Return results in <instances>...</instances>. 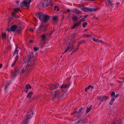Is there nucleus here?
Wrapping results in <instances>:
<instances>
[{
    "mask_svg": "<svg viewBox=\"0 0 124 124\" xmlns=\"http://www.w3.org/2000/svg\"><path fill=\"white\" fill-rule=\"evenodd\" d=\"M62 90L59 91V90L57 89L54 91V93L52 95V100H54L55 99L57 96L58 98L61 99L63 97L66 98L67 97V94L66 92V89L65 90L64 89H62Z\"/></svg>",
    "mask_w": 124,
    "mask_h": 124,
    "instance_id": "obj_1",
    "label": "nucleus"
},
{
    "mask_svg": "<svg viewBox=\"0 0 124 124\" xmlns=\"http://www.w3.org/2000/svg\"><path fill=\"white\" fill-rule=\"evenodd\" d=\"M35 15L41 21V23H43L46 22L50 19L49 16L42 12H37Z\"/></svg>",
    "mask_w": 124,
    "mask_h": 124,
    "instance_id": "obj_2",
    "label": "nucleus"
},
{
    "mask_svg": "<svg viewBox=\"0 0 124 124\" xmlns=\"http://www.w3.org/2000/svg\"><path fill=\"white\" fill-rule=\"evenodd\" d=\"M33 53L30 52L29 55L27 57V60H28V64L26 68V70L27 69L28 71L31 70L35 66L34 64H31L30 63V61L33 57Z\"/></svg>",
    "mask_w": 124,
    "mask_h": 124,
    "instance_id": "obj_3",
    "label": "nucleus"
},
{
    "mask_svg": "<svg viewBox=\"0 0 124 124\" xmlns=\"http://www.w3.org/2000/svg\"><path fill=\"white\" fill-rule=\"evenodd\" d=\"M20 25V24H19L18 26L16 24H13L11 26L9 29L8 28L7 30L9 32L16 31V32L19 34L22 30V27Z\"/></svg>",
    "mask_w": 124,
    "mask_h": 124,
    "instance_id": "obj_4",
    "label": "nucleus"
},
{
    "mask_svg": "<svg viewBox=\"0 0 124 124\" xmlns=\"http://www.w3.org/2000/svg\"><path fill=\"white\" fill-rule=\"evenodd\" d=\"M83 109V107H81L78 110L77 108H75L73 112L71 113V114L72 115L74 114H77V116H79L81 115L82 114L83 112H82V110Z\"/></svg>",
    "mask_w": 124,
    "mask_h": 124,
    "instance_id": "obj_5",
    "label": "nucleus"
},
{
    "mask_svg": "<svg viewBox=\"0 0 124 124\" xmlns=\"http://www.w3.org/2000/svg\"><path fill=\"white\" fill-rule=\"evenodd\" d=\"M52 0H45L42 2L41 4V6L43 7H47L52 4Z\"/></svg>",
    "mask_w": 124,
    "mask_h": 124,
    "instance_id": "obj_6",
    "label": "nucleus"
},
{
    "mask_svg": "<svg viewBox=\"0 0 124 124\" xmlns=\"http://www.w3.org/2000/svg\"><path fill=\"white\" fill-rule=\"evenodd\" d=\"M108 96H104L103 97H101L100 96L98 97L97 99L99 100L100 101V103L99 104L98 106H99L104 101L107 100L108 99Z\"/></svg>",
    "mask_w": 124,
    "mask_h": 124,
    "instance_id": "obj_7",
    "label": "nucleus"
},
{
    "mask_svg": "<svg viewBox=\"0 0 124 124\" xmlns=\"http://www.w3.org/2000/svg\"><path fill=\"white\" fill-rule=\"evenodd\" d=\"M71 77L70 76L69 78H67L66 80L68 81V83L67 84H62L60 86V88L62 89H64L65 90L67 87H69L71 83L70 80L71 79Z\"/></svg>",
    "mask_w": 124,
    "mask_h": 124,
    "instance_id": "obj_8",
    "label": "nucleus"
},
{
    "mask_svg": "<svg viewBox=\"0 0 124 124\" xmlns=\"http://www.w3.org/2000/svg\"><path fill=\"white\" fill-rule=\"evenodd\" d=\"M34 116V115H33V111L32 110H31L29 111L26 117L24 118V119L28 121V119L31 118V117H32V116Z\"/></svg>",
    "mask_w": 124,
    "mask_h": 124,
    "instance_id": "obj_9",
    "label": "nucleus"
},
{
    "mask_svg": "<svg viewBox=\"0 0 124 124\" xmlns=\"http://www.w3.org/2000/svg\"><path fill=\"white\" fill-rule=\"evenodd\" d=\"M59 84H58L54 83V84H51L50 85L49 88L50 90L52 91L53 89H56L58 87Z\"/></svg>",
    "mask_w": 124,
    "mask_h": 124,
    "instance_id": "obj_10",
    "label": "nucleus"
},
{
    "mask_svg": "<svg viewBox=\"0 0 124 124\" xmlns=\"http://www.w3.org/2000/svg\"><path fill=\"white\" fill-rule=\"evenodd\" d=\"M30 4L29 3V2H28L26 0H24L21 3V7H24V5L25 7H26L27 8H29V5Z\"/></svg>",
    "mask_w": 124,
    "mask_h": 124,
    "instance_id": "obj_11",
    "label": "nucleus"
},
{
    "mask_svg": "<svg viewBox=\"0 0 124 124\" xmlns=\"http://www.w3.org/2000/svg\"><path fill=\"white\" fill-rule=\"evenodd\" d=\"M14 11L12 12V15H14L15 14H16L20 11L21 12V11L20 10V8H14Z\"/></svg>",
    "mask_w": 124,
    "mask_h": 124,
    "instance_id": "obj_12",
    "label": "nucleus"
},
{
    "mask_svg": "<svg viewBox=\"0 0 124 124\" xmlns=\"http://www.w3.org/2000/svg\"><path fill=\"white\" fill-rule=\"evenodd\" d=\"M73 24V26L71 28L72 29L75 28H77L79 26L77 23H75L74 22Z\"/></svg>",
    "mask_w": 124,
    "mask_h": 124,
    "instance_id": "obj_13",
    "label": "nucleus"
},
{
    "mask_svg": "<svg viewBox=\"0 0 124 124\" xmlns=\"http://www.w3.org/2000/svg\"><path fill=\"white\" fill-rule=\"evenodd\" d=\"M81 9L82 11L83 12H87L89 11V8L85 7L84 6L82 8H81Z\"/></svg>",
    "mask_w": 124,
    "mask_h": 124,
    "instance_id": "obj_14",
    "label": "nucleus"
},
{
    "mask_svg": "<svg viewBox=\"0 0 124 124\" xmlns=\"http://www.w3.org/2000/svg\"><path fill=\"white\" fill-rule=\"evenodd\" d=\"M45 25L44 24V23H41V24L40 25L39 28L37 29V30L38 31H39L41 29H42L44 27Z\"/></svg>",
    "mask_w": 124,
    "mask_h": 124,
    "instance_id": "obj_15",
    "label": "nucleus"
},
{
    "mask_svg": "<svg viewBox=\"0 0 124 124\" xmlns=\"http://www.w3.org/2000/svg\"><path fill=\"white\" fill-rule=\"evenodd\" d=\"M99 9L98 7L97 8H89V12H93Z\"/></svg>",
    "mask_w": 124,
    "mask_h": 124,
    "instance_id": "obj_16",
    "label": "nucleus"
},
{
    "mask_svg": "<svg viewBox=\"0 0 124 124\" xmlns=\"http://www.w3.org/2000/svg\"><path fill=\"white\" fill-rule=\"evenodd\" d=\"M41 38L42 40H43V41H46L47 40V39H46V36L45 33L41 35Z\"/></svg>",
    "mask_w": 124,
    "mask_h": 124,
    "instance_id": "obj_17",
    "label": "nucleus"
},
{
    "mask_svg": "<svg viewBox=\"0 0 124 124\" xmlns=\"http://www.w3.org/2000/svg\"><path fill=\"white\" fill-rule=\"evenodd\" d=\"M78 16L75 15H74L73 16L72 20L74 22H75L78 20Z\"/></svg>",
    "mask_w": 124,
    "mask_h": 124,
    "instance_id": "obj_18",
    "label": "nucleus"
},
{
    "mask_svg": "<svg viewBox=\"0 0 124 124\" xmlns=\"http://www.w3.org/2000/svg\"><path fill=\"white\" fill-rule=\"evenodd\" d=\"M72 12H75L76 13L78 14H82V13L79 10H78L77 9H74V10L72 11H71Z\"/></svg>",
    "mask_w": 124,
    "mask_h": 124,
    "instance_id": "obj_19",
    "label": "nucleus"
},
{
    "mask_svg": "<svg viewBox=\"0 0 124 124\" xmlns=\"http://www.w3.org/2000/svg\"><path fill=\"white\" fill-rule=\"evenodd\" d=\"M1 37L3 39L6 40V34L5 33H2V34Z\"/></svg>",
    "mask_w": 124,
    "mask_h": 124,
    "instance_id": "obj_20",
    "label": "nucleus"
},
{
    "mask_svg": "<svg viewBox=\"0 0 124 124\" xmlns=\"http://www.w3.org/2000/svg\"><path fill=\"white\" fill-rule=\"evenodd\" d=\"M115 100V99L114 98V97H112L109 103V104L110 105H112L114 103V101Z\"/></svg>",
    "mask_w": 124,
    "mask_h": 124,
    "instance_id": "obj_21",
    "label": "nucleus"
},
{
    "mask_svg": "<svg viewBox=\"0 0 124 124\" xmlns=\"http://www.w3.org/2000/svg\"><path fill=\"white\" fill-rule=\"evenodd\" d=\"M33 92H31L27 94V98H31V96L33 95Z\"/></svg>",
    "mask_w": 124,
    "mask_h": 124,
    "instance_id": "obj_22",
    "label": "nucleus"
},
{
    "mask_svg": "<svg viewBox=\"0 0 124 124\" xmlns=\"http://www.w3.org/2000/svg\"><path fill=\"white\" fill-rule=\"evenodd\" d=\"M18 51H19L18 50V49H17L16 48L15 50L13 53V56H14L16 54V55H18Z\"/></svg>",
    "mask_w": 124,
    "mask_h": 124,
    "instance_id": "obj_23",
    "label": "nucleus"
},
{
    "mask_svg": "<svg viewBox=\"0 0 124 124\" xmlns=\"http://www.w3.org/2000/svg\"><path fill=\"white\" fill-rule=\"evenodd\" d=\"M53 20L54 22H57L58 20V18L57 16H55L53 17Z\"/></svg>",
    "mask_w": 124,
    "mask_h": 124,
    "instance_id": "obj_24",
    "label": "nucleus"
},
{
    "mask_svg": "<svg viewBox=\"0 0 124 124\" xmlns=\"http://www.w3.org/2000/svg\"><path fill=\"white\" fill-rule=\"evenodd\" d=\"M70 42H69V43L68 44V45L67 46V49L65 50L64 52L62 54H64L66 52L69 50V49L70 48Z\"/></svg>",
    "mask_w": 124,
    "mask_h": 124,
    "instance_id": "obj_25",
    "label": "nucleus"
},
{
    "mask_svg": "<svg viewBox=\"0 0 124 124\" xmlns=\"http://www.w3.org/2000/svg\"><path fill=\"white\" fill-rule=\"evenodd\" d=\"M92 106L91 105L90 107L89 108L87 107V109L86 112V114L88 113L89 111L91 110Z\"/></svg>",
    "mask_w": 124,
    "mask_h": 124,
    "instance_id": "obj_26",
    "label": "nucleus"
},
{
    "mask_svg": "<svg viewBox=\"0 0 124 124\" xmlns=\"http://www.w3.org/2000/svg\"><path fill=\"white\" fill-rule=\"evenodd\" d=\"M84 121V120L83 119H80L78 121H79V123H81L82 124H83L85 123V122H83Z\"/></svg>",
    "mask_w": 124,
    "mask_h": 124,
    "instance_id": "obj_27",
    "label": "nucleus"
},
{
    "mask_svg": "<svg viewBox=\"0 0 124 124\" xmlns=\"http://www.w3.org/2000/svg\"><path fill=\"white\" fill-rule=\"evenodd\" d=\"M28 121L24 119L22 122V124H28Z\"/></svg>",
    "mask_w": 124,
    "mask_h": 124,
    "instance_id": "obj_28",
    "label": "nucleus"
},
{
    "mask_svg": "<svg viewBox=\"0 0 124 124\" xmlns=\"http://www.w3.org/2000/svg\"><path fill=\"white\" fill-rule=\"evenodd\" d=\"M17 68H15L14 69V70H15V71L14 72H16V73L17 74H18V73L19 71V69H17Z\"/></svg>",
    "mask_w": 124,
    "mask_h": 124,
    "instance_id": "obj_29",
    "label": "nucleus"
},
{
    "mask_svg": "<svg viewBox=\"0 0 124 124\" xmlns=\"http://www.w3.org/2000/svg\"><path fill=\"white\" fill-rule=\"evenodd\" d=\"M48 25H45L44 27V29L43 30V31L44 32H45L46 31H47V29L46 28L47 26Z\"/></svg>",
    "mask_w": 124,
    "mask_h": 124,
    "instance_id": "obj_30",
    "label": "nucleus"
},
{
    "mask_svg": "<svg viewBox=\"0 0 124 124\" xmlns=\"http://www.w3.org/2000/svg\"><path fill=\"white\" fill-rule=\"evenodd\" d=\"M108 4L109 5H110L111 6H112L113 5L112 1H111L110 0H109L108 1Z\"/></svg>",
    "mask_w": 124,
    "mask_h": 124,
    "instance_id": "obj_31",
    "label": "nucleus"
},
{
    "mask_svg": "<svg viewBox=\"0 0 124 124\" xmlns=\"http://www.w3.org/2000/svg\"><path fill=\"white\" fill-rule=\"evenodd\" d=\"M31 87L29 84L26 85L25 86V88L27 89H31Z\"/></svg>",
    "mask_w": 124,
    "mask_h": 124,
    "instance_id": "obj_32",
    "label": "nucleus"
},
{
    "mask_svg": "<svg viewBox=\"0 0 124 124\" xmlns=\"http://www.w3.org/2000/svg\"><path fill=\"white\" fill-rule=\"evenodd\" d=\"M76 30L72 34V37H73V38H75V36L77 34L76 32Z\"/></svg>",
    "mask_w": 124,
    "mask_h": 124,
    "instance_id": "obj_33",
    "label": "nucleus"
},
{
    "mask_svg": "<svg viewBox=\"0 0 124 124\" xmlns=\"http://www.w3.org/2000/svg\"><path fill=\"white\" fill-rule=\"evenodd\" d=\"M81 44H82L81 41H79L78 44V45H77V47L76 48H78V49L79 48V46Z\"/></svg>",
    "mask_w": 124,
    "mask_h": 124,
    "instance_id": "obj_34",
    "label": "nucleus"
},
{
    "mask_svg": "<svg viewBox=\"0 0 124 124\" xmlns=\"http://www.w3.org/2000/svg\"><path fill=\"white\" fill-rule=\"evenodd\" d=\"M11 16L15 18H18L19 17L18 16L16 15V14H15V15H12Z\"/></svg>",
    "mask_w": 124,
    "mask_h": 124,
    "instance_id": "obj_35",
    "label": "nucleus"
},
{
    "mask_svg": "<svg viewBox=\"0 0 124 124\" xmlns=\"http://www.w3.org/2000/svg\"><path fill=\"white\" fill-rule=\"evenodd\" d=\"M87 23L86 22H85L82 24V26L83 27H85L87 25Z\"/></svg>",
    "mask_w": 124,
    "mask_h": 124,
    "instance_id": "obj_36",
    "label": "nucleus"
},
{
    "mask_svg": "<svg viewBox=\"0 0 124 124\" xmlns=\"http://www.w3.org/2000/svg\"><path fill=\"white\" fill-rule=\"evenodd\" d=\"M78 50V48H76V49L75 50L72 51V53H71L70 54L72 55L73 53H74L76 52Z\"/></svg>",
    "mask_w": 124,
    "mask_h": 124,
    "instance_id": "obj_37",
    "label": "nucleus"
},
{
    "mask_svg": "<svg viewBox=\"0 0 124 124\" xmlns=\"http://www.w3.org/2000/svg\"><path fill=\"white\" fill-rule=\"evenodd\" d=\"M39 48L38 47H34L33 48V49L35 51H36L39 49Z\"/></svg>",
    "mask_w": 124,
    "mask_h": 124,
    "instance_id": "obj_38",
    "label": "nucleus"
},
{
    "mask_svg": "<svg viewBox=\"0 0 124 124\" xmlns=\"http://www.w3.org/2000/svg\"><path fill=\"white\" fill-rule=\"evenodd\" d=\"M120 83L122 84L123 82H124V79H120V80L119 81Z\"/></svg>",
    "mask_w": 124,
    "mask_h": 124,
    "instance_id": "obj_39",
    "label": "nucleus"
},
{
    "mask_svg": "<svg viewBox=\"0 0 124 124\" xmlns=\"http://www.w3.org/2000/svg\"><path fill=\"white\" fill-rule=\"evenodd\" d=\"M96 42H101V43H103V42H102V41L101 40L99 39H96Z\"/></svg>",
    "mask_w": 124,
    "mask_h": 124,
    "instance_id": "obj_40",
    "label": "nucleus"
},
{
    "mask_svg": "<svg viewBox=\"0 0 124 124\" xmlns=\"http://www.w3.org/2000/svg\"><path fill=\"white\" fill-rule=\"evenodd\" d=\"M91 35H90L86 34V35H84L83 37H90L91 36Z\"/></svg>",
    "mask_w": 124,
    "mask_h": 124,
    "instance_id": "obj_41",
    "label": "nucleus"
},
{
    "mask_svg": "<svg viewBox=\"0 0 124 124\" xmlns=\"http://www.w3.org/2000/svg\"><path fill=\"white\" fill-rule=\"evenodd\" d=\"M71 47V49H74L75 48L74 47V46L73 45H72L71 46V44L70 45V48Z\"/></svg>",
    "mask_w": 124,
    "mask_h": 124,
    "instance_id": "obj_42",
    "label": "nucleus"
},
{
    "mask_svg": "<svg viewBox=\"0 0 124 124\" xmlns=\"http://www.w3.org/2000/svg\"><path fill=\"white\" fill-rule=\"evenodd\" d=\"M54 10H56L57 11H59V9L58 7L56 6H55L54 7Z\"/></svg>",
    "mask_w": 124,
    "mask_h": 124,
    "instance_id": "obj_43",
    "label": "nucleus"
},
{
    "mask_svg": "<svg viewBox=\"0 0 124 124\" xmlns=\"http://www.w3.org/2000/svg\"><path fill=\"white\" fill-rule=\"evenodd\" d=\"M115 95V93L114 92H112V93L111 94V96L112 97H114V96Z\"/></svg>",
    "mask_w": 124,
    "mask_h": 124,
    "instance_id": "obj_44",
    "label": "nucleus"
},
{
    "mask_svg": "<svg viewBox=\"0 0 124 124\" xmlns=\"http://www.w3.org/2000/svg\"><path fill=\"white\" fill-rule=\"evenodd\" d=\"M9 84H7L6 86L4 88V90H5V91H7V88H8V87L9 86Z\"/></svg>",
    "mask_w": 124,
    "mask_h": 124,
    "instance_id": "obj_45",
    "label": "nucleus"
},
{
    "mask_svg": "<svg viewBox=\"0 0 124 124\" xmlns=\"http://www.w3.org/2000/svg\"><path fill=\"white\" fill-rule=\"evenodd\" d=\"M25 69H24V67L22 69V71H21V73H22L23 74L25 72Z\"/></svg>",
    "mask_w": 124,
    "mask_h": 124,
    "instance_id": "obj_46",
    "label": "nucleus"
},
{
    "mask_svg": "<svg viewBox=\"0 0 124 124\" xmlns=\"http://www.w3.org/2000/svg\"><path fill=\"white\" fill-rule=\"evenodd\" d=\"M16 74H17L14 71L12 73V75L13 76H14V77H15Z\"/></svg>",
    "mask_w": 124,
    "mask_h": 124,
    "instance_id": "obj_47",
    "label": "nucleus"
},
{
    "mask_svg": "<svg viewBox=\"0 0 124 124\" xmlns=\"http://www.w3.org/2000/svg\"><path fill=\"white\" fill-rule=\"evenodd\" d=\"M18 55H16V56L15 57V60L16 61H17L18 59Z\"/></svg>",
    "mask_w": 124,
    "mask_h": 124,
    "instance_id": "obj_48",
    "label": "nucleus"
},
{
    "mask_svg": "<svg viewBox=\"0 0 124 124\" xmlns=\"http://www.w3.org/2000/svg\"><path fill=\"white\" fill-rule=\"evenodd\" d=\"M82 22L80 20L79 22H77L78 23V24L79 25V26H80L81 25V22Z\"/></svg>",
    "mask_w": 124,
    "mask_h": 124,
    "instance_id": "obj_49",
    "label": "nucleus"
},
{
    "mask_svg": "<svg viewBox=\"0 0 124 124\" xmlns=\"http://www.w3.org/2000/svg\"><path fill=\"white\" fill-rule=\"evenodd\" d=\"M24 92L26 93H27L28 92V89H25L24 90Z\"/></svg>",
    "mask_w": 124,
    "mask_h": 124,
    "instance_id": "obj_50",
    "label": "nucleus"
},
{
    "mask_svg": "<svg viewBox=\"0 0 124 124\" xmlns=\"http://www.w3.org/2000/svg\"><path fill=\"white\" fill-rule=\"evenodd\" d=\"M118 95L119 94H117L116 95H115L114 96V97H114V98H116L118 96Z\"/></svg>",
    "mask_w": 124,
    "mask_h": 124,
    "instance_id": "obj_51",
    "label": "nucleus"
},
{
    "mask_svg": "<svg viewBox=\"0 0 124 124\" xmlns=\"http://www.w3.org/2000/svg\"><path fill=\"white\" fill-rule=\"evenodd\" d=\"M81 41L82 44L85 43V40H83L82 41Z\"/></svg>",
    "mask_w": 124,
    "mask_h": 124,
    "instance_id": "obj_52",
    "label": "nucleus"
},
{
    "mask_svg": "<svg viewBox=\"0 0 124 124\" xmlns=\"http://www.w3.org/2000/svg\"><path fill=\"white\" fill-rule=\"evenodd\" d=\"M79 121H77L75 124H82V123H79Z\"/></svg>",
    "mask_w": 124,
    "mask_h": 124,
    "instance_id": "obj_53",
    "label": "nucleus"
},
{
    "mask_svg": "<svg viewBox=\"0 0 124 124\" xmlns=\"http://www.w3.org/2000/svg\"><path fill=\"white\" fill-rule=\"evenodd\" d=\"M80 20L82 22L83 21L84 22L85 21V18H84L81 19Z\"/></svg>",
    "mask_w": 124,
    "mask_h": 124,
    "instance_id": "obj_54",
    "label": "nucleus"
},
{
    "mask_svg": "<svg viewBox=\"0 0 124 124\" xmlns=\"http://www.w3.org/2000/svg\"><path fill=\"white\" fill-rule=\"evenodd\" d=\"M64 15H62V18H61L62 21L63 20V19H64Z\"/></svg>",
    "mask_w": 124,
    "mask_h": 124,
    "instance_id": "obj_55",
    "label": "nucleus"
},
{
    "mask_svg": "<svg viewBox=\"0 0 124 124\" xmlns=\"http://www.w3.org/2000/svg\"><path fill=\"white\" fill-rule=\"evenodd\" d=\"M29 31H32V32H33L34 31L33 29L31 28H30L29 29Z\"/></svg>",
    "mask_w": 124,
    "mask_h": 124,
    "instance_id": "obj_56",
    "label": "nucleus"
},
{
    "mask_svg": "<svg viewBox=\"0 0 124 124\" xmlns=\"http://www.w3.org/2000/svg\"><path fill=\"white\" fill-rule=\"evenodd\" d=\"M88 89L87 88V87H86L85 88V91L86 92H87V90H88Z\"/></svg>",
    "mask_w": 124,
    "mask_h": 124,
    "instance_id": "obj_57",
    "label": "nucleus"
},
{
    "mask_svg": "<svg viewBox=\"0 0 124 124\" xmlns=\"http://www.w3.org/2000/svg\"><path fill=\"white\" fill-rule=\"evenodd\" d=\"M90 87L92 89H93L94 88V87L93 86H91V85H89V87Z\"/></svg>",
    "mask_w": 124,
    "mask_h": 124,
    "instance_id": "obj_58",
    "label": "nucleus"
},
{
    "mask_svg": "<svg viewBox=\"0 0 124 124\" xmlns=\"http://www.w3.org/2000/svg\"><path fill=\"white\" fill-rule=\"evenodd\" d=\"M33 41L31 39H30L29 40V42L30 43H32L33 42Z\"/></svg>",
    "mask_w": 124,
    "mask_h": 124,
    "instance_id": "obj_59",
    "label": "nucleus"
},
{
    "mask_svg": "<svg viewBox=\"0 0 124 124\" xmlns=\"http://www.w3.org/2000/svg\"><path fill=\"white\" fill-rule=\"evenodd\" d=\"M88 16V15H85L84 18H87V17Z\"/></svg>",
    "mask_w": 124,
    "mask_h": 124,
    "instance_id": "obj_60",
    "label": "nucleus"
},
{
    "mask_svg": "<svg viewBox=\"0 0 124 124\" xmlns=\"http://www.w3.org/2000/svg\"><path fill=\"white\" fill-rule=\"evenodd\" d=\"M119 3L118 2L116 3V5L117 7L118 6V5H119Z\"/></svg>",
    "mask_w": 124,
    "mask_h": 124,
    "instance_id": "obj_61",
    "label": "nucleus"
},
{
    "mask_svg": "<svg viewBox=\"0 0 124 124\" xmlns=\"http://www.w3.org/2000/svg\"><path fill=\"white\" fill-rule=\"evenodd\" d=\"M54 32V31H52L50 33V36L51 35L53 34V32Z\"/></svg>",
    "mask_w": 124,
    "mask_h": 124,
    "instance_id": "obj_62",
    "label": "nucleus"
},
{
    "mask_svg": "<svg viewBox=\"0 0 124 124\" xmlns=\"http://www.w3.org/2000/svg\"><path fill=\"white\" fill-rule=\"evenodd\" d=\"M2 64H0V69L2 67Z\"/></svg>",
    "mask_w": 124,
    "mask_h": 124,
    "instance_id": "obj_63",
    "label": "nucleus"
},
{
    "mask_svg": "<svg viewBox=\"0 0 124 124\" xmlns=\"http://www.w3.org/2000/svg\"><path fill=\"white\" fill-rule=\"evenodd\" d=\"M16 4H18L19 3V1H16Z\"/></svg>",
    "mask_w": 124,
    "mask_h": 124,
    "instance_id": "obj_64",
    "label": "nucleus"
}]
</instances>
